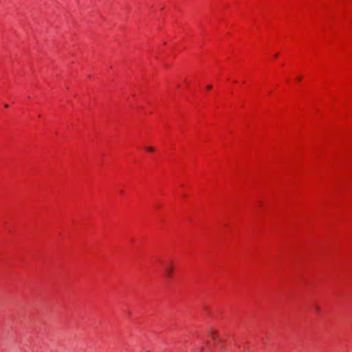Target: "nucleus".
I'll return each instance as SVG.
<instances>
[{
    "label": "nucleus",
    "instance_id": "3",
    "mask_svg": "<svg viewBox=\"0 0 352 352\" xmlns=\"http://www.w3.org/2000/svg\"><path fill=\"white\" fill-rule=\"evenodd\" d=\"M146 149L148 151H154V148H153V147H152V146H147V147H146Z\"/></svg>",
    "mask_w": 352,
    "mask_h": 352
},
{
    "label": "nucleus",
    "instance_id": "4",
    "mask_svg": "<svg viewBox=\"0 0 352 352\" xmlns=\"http://www.w3.org/2000/svg\"><path fill=\"white\" fill-rule=\"evenodd\" d=\"M211 87H211L210 85H208L206 88H207L208 89H211Z\"/></svg>",
    "mask_w": 352,
    "mask_h": 352
},
{
    "label": "nucleus",
    "instance_id": "2",
    "mask_svg": "<svg viewBox=\"0 0 352 352\" xmlns=\"http://www.w3.org/2000/svg\"><path fill=\"white\" fill-rule=\"evenodd\" d=\"M314 309L317 313H320L321 310L320 307L318 305H315Z\"/></svg>",
    "mask_w": 352,
    "mask_h": 352
},
{
    "label": "nucleus",
    "instance_id": "1",
    "mask_svg": "<svg viewBox=\"0 0 352 352\" xmlns=\"http://www.w3.org/2000/svg\"><path fill=\"white\" fill-rule=\"evenodd\" d=\"M164 275L170 278L173 276V262L170 261L169 265L167 266H165L164 268Z\"/></svg>",
    "mask_w": 352,
    "mask_h": 352
},
{
    "label": "nucleus",
    "instance_id": "5",
    "mask_svg": "<svg viewBox=\"0 0 352 352\" xmlns=\"http://www.w3.org/2000/svg\"><path fill=\"white\" fill-rule=\"evenodd\" d=\"M4 106H5V107H8V105L7 104H6Z\"/></svg>",
    "mask_w": 352,
    "mask_h": 352
}]
</instances>
